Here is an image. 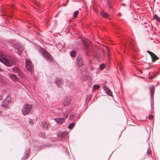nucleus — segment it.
Here are the masks:
<instances>
[{
  "label": "nucleus",
  "mask_w": 160,
  "mask_h": 160,
  "mask_svg": "<svg viewBox=\"0 0 160 160\" xmlns=\"http://www.w3.org/2000/svg\"><path fill=\"white\" fill-rule=\"evenodd\" d=\"M55 83L58 87L61 88L63 83V81L62 79L57 78L55 81Z\"/></svg>",
  "instance_id": "0eeeda50"
},
{
  "label": "nucleus",
  "mask_w": 160,
  "mask_h": 160,
  "mask_svg": "<svg viewBox=\"0 0 160 160\" xmlns=\"http://www.w3.org/2000/svg\"><path fill=\"white\" fill-rule=\"evenodd\" d=\"M4 100H6L7 102L9 103L12 101V98L10 96H8Z\"/></svg>",
  "instance_id": "6ab92c4d"
},
{
  "label": "nucleus",
  "mask_w": 160,
  "mask_h": 160,
  "mask_svg": "<svg viewBox=\"0 0 160 160\" xmlns=\"http://www.w3.org/2000/svg\"><path fill=\"white\" fill-rule=\"evenodd\" d=\"M100 13L102 16L103 17L107 18L108 17V15L103 11L101 12Z\"/></svg>",
  "instance_id": "a211bd4d"
},
{
  "label": "nucleus",
  "mask_w": 160,
  "mask_h": 160,
  "mask_svg": "<svg viewBox=\"0 0 160 160\" xmlns=\"http://www.w3.org/2000/svg\"><path fill=\"white\" fill-rule=\"evenodd\" d=\"M32 106L28 103L23 106L22 110V113L24 115H26L29 114L31 110Z\"/></svg>",
  "instance_id": "7ed1b4c3"
},
{
  "label": "nucleus",
  "mask_w": 160,
  "mask_h": 160,
  "mask_svg": "<svg viewBox=\"0 0 160 160\" xmlns=\"http://www.w3.org/2000/svg\"><path fill=\"white\" fill-rule=\"evenodd\" d=\"M122 6H125V5L124 4H122Z\"/></svg>",
  "instance_id": "f704fd0d"
},
{
  "label": "nucleus",
  "mask_w": 160,
  "mask_h": 160,
  "mask_svg": "<svg viewBox=\"0 0 160 160\" xmlns=\"http://www.w3.org/2000/svg\"><path fill=\"white\" fill-rule=\"evenodd\" d=\"M75 116V114L70 115L69 117V119L71 120L73 119L74 118Z\"/></svg>",
  "instance_id": "a878e982"
},
{
  "label": "nucleus",
  "mask_w": 160,
  "mask_h": 160,
  "mask_svg": "<svg viewBox=\"0 0 160 160\" xmlns=\"http://www.w3.org/2000/svg\"><path fill=\"white\" fill-rule=\"evenodd\" d=\"M62 115H63V117L64 118H68V114L65 113V112H63L62 113Z\"/></svg>",
  "instance_id": "cd10ccee"
},
{
  "label": "nucleus",
  "mask_w": 160,
  "mask_h": 160,
  "mask_svg": "<svg viewBox=\"0 0 160 160\" xmlns=\"http://www.w3.org/2000/svg\"><path fill=\"white\" fill-rule=\"evenodd\" d=\"M106 67L105 65L104 64H101L99 65V68L101 70H103Z\"/></svg>",
  "instance_id": "393cba45"
},
{
  "label": "nucleus",
  "mask_w": 160,
  "mask_h": 160,
  "mask_svg": "<svg viewBox=\"0 0 160 160\" xmlns=\"http://www.w3.org/2000/svg\"><path fill=\"white\" fill-rule=\"evenodd\" d=\"M12 69L15 73H18L20 71L19 68L16 67H14Z\"/></svg>",
  "instance_id": "f3484780"
},
{
  "label": "nucleus",
  "mask_w": 160,
  "mask_h": 160,
  "mask_svg": "<svg viewBox=\"0 0 160 160\" xmlns=\"http://www.w3.org/2000/svg\"><path fill=\"white\" fill-rule=\"evenodd\" d=\"M107 5H108V7L110 9H111L112 8V6L111 5L110 3L108 1L107 2Z\"/></svg>",
  "instance_id": "c85d7f7f"
},
{
  "label": "nucleus",
  "mask_w": 160,
  "mask_h": 160,
  "mask_svg": "<svg viewBox=\"0 0 160 160\" xmlns=\"http://www.w3.org/2000/svg\"><path fill=\"white\" fill-rule=\"evenodd\" d=\"M76 55V52L75 51H72L71 52L70 55L71 57H75Z\"/></svg>",
  "instance_id": "4be33fe9"
},
{
  "label": "nucleus",
  "mask_w": 160,
  "mask_h": 160,
  "mask_svg": "<svg viewBox=\"0 0 160 160\" xmlns=\"http://www.w3.org/2000/svg\"><path fill=\"white\" fill-rule=\"evenodd\" d=\"M77 66L79 67H82L84 65V63L82 59V57L81 55H79L77 58Z\"/></svg>",
  "instance_id": "423d86ee"
},
{
  "label": "nucleus",
  "mask_w": 160,
  "mask_h": 160,
  "mask_svg": "<svg viewBox=\"0 0 160 160\" xmlns=\"http://www.w3.org/2000/svg\"><path fill=\"white\" fill-rule=\"evenodd\" d=\"M147 52L150 55L152 61H154L158 58V57L152 52L149 51H147Z\"/></svg>",
  "instance_id": "6e6552de"
},
{
  "label": "nucleus",
  "mask_w": 160,
  "mask_h": 160,
  "mask_svg": "<svg viewBox=\"0 0 160 160\" xmlns=\"http://www.w3.org/2000/svg\"><path fill=\"white\" fill-rule=\"evenodd\" d=\"M118 15H121V14H119H119H118Z\"/></svg>",
  "instance_id": "e433bc0d"
},
{
  "label": "nucleus",
  "mask_w": 160,
  "mask_h": 160,
  "mask_svg": "<svg viewBox=\"0 0 160 160\" xmlns=\"http://www.w3.org/2000/svg\"><path fill=\"white\" fill-rule=\"evenodd\" d=\"M74 126V122H72L70 123L68 126V128L70 129H72Z\"/></svg>",
  "instance_id": "b1692460"
},
{
  "label": "nucleus",
  "mask_w": 160,
  "mask_h": 160,
  "mask_svg": "<svg viewBox=\"0 0 160 160\" xmlns=\"http://www.w3.org/2000/svg\"><path fill=\"white\" fill-rule=\"evenodd\" d=\"M3 96V95L2 94H1V95H0V100H1L2 99Z\"/></svg>",
  "instance_id": "72a5a7b5"
},
{
  "label": "nucleus",
  "mask_w": 160,
  "mask_h": 160,
  "mask_svg": "<svg viewBox=\"0 0 160 160\" xmlns=\"http://www.w3.org/2000/svg\"><path fill=\"white\" fill-rule=\"evenodd\" d=\"M153 118V116L152 115H149L148 117L149 119L152 120V119Z\"/></svg>",
  "instance_id": "7c9ffc66"
},
{
  "label": "nucleus",
  "mask_w": 160,
  "mask_h": 160,
  "mask_svg": "<svg viewBox=\"0 0 160 160\" xmlns=\"http://www.w3.org/2000/svg\"><path fill=\"white\" fill-rule=\"evenodd\" d=\"M18 75L19 77L22 79H24L25 78V75L21 71L18 73Z\"/></svg>",
  "instance_id": "dca6fc26"
},
{
  "label": "nucleus",
  "mask_w": 160,
  "mask_h": 160,
  "mask_svg": "<svg viewBox=\"0 0 160 160\" xmlns=\"http://www.w3.org/2000/svg\"><path fill=\"white\" fill-rule=\"evenodd\" d=\"M70 102V99L68 97H66L64 99L63 102V103L65 105H67L69 104Z\"/></svg>",
  "instance_id": "9d476101"
},
{
  "label": "nucleus",
  "mask_w": 160,
  "mask_h": 160,
  "mask_svg": "<svg viewBox=\"0 0 160 160\" xmlns=\"http://www.w3.org/2000/svg\"><path fill=\"white\" fill-rule=\"evenodd\" d=\"M118 15H121V14H119H119H118Z\"/></svg>",
  "instance_id": "58836bf2"
},
{
  "label": "nucleus",
  "mask_w": 160,
  "mask_h": 160,
  "mask_svg": "<svg viewBox=\"0 0 160 160\" xmlns=\"http://www.w3.org/2000/svg\"><path fill=\"white\" fill-rule=\"evenodd\" d=\"M39 135L41 137H44L45 136V134L43 132H42L40 133Z\"/></svg>",
  "instance_id": "c756f323"
},
{
  "label": "nucleus",
  "mask_w": 160,
  "mask_h": 160,
  "mask_svg": "<svg viewBox=\"0 0 160 160\" xmlns=\"http://www.w3.org/2000/svg\"><path fill=\"white\" fill-rule=\"evenodd\" d=\"M10 77L11 79L14 81L18 82L19 80V79L15 74H11Z\"/></svg>",
  "instance_id": "f8f14e48"
},
{
  "label": "nucleus",
  "mask_w": 160,
  "mask_h": 160,
  "mask_svg": "<svg viewBox=\"0 0 160 160\" xmlns=\"http://www.w3.org/2000/svg\"><path fill=\"white\" fill-rule=\"evenodd\" d=\"M99 85L97 84L93 86V88L94 89L96 90L99 89Z\"/></svg>",
  "instance_id": "bb28decb"
},
{
  "label": "nucleus",
  "mask_w": 160,
  "mask_h": 160,
  "mask_svg": "<svg viewBox=\"0 0 160 160\" xmlns=\"http://www.w3.org/2000/svg\"><path fill=\"white\" fill-rule=\"evenodd\" d=\"M151 98H152L154 95V87L153 85L151 86L150 88Z\"/></svg>",
  "instance_id": "4468645a"
},
{
  "label": "nucleus",
  "mask_w": 160,
  "mask_h": 160,
  "mask_svg": "<svg viewBox=\"0 0 160 160\" xmlns=\"http://www.w3.org/2000/svg\"><path fill=\"white\" fill-rule=\"evenodd\" d=\"M82 43H83L84 45V48H83V49H86V53L87 54V56L89 55V53H88V44L87 42H86V41L85 40H83L82 41Z\"/></svg>",
  "instance_id": "1a4fd4ad"
},
{
  "label": "nucleus",
  "mask_w": 160,
  "mask_h": 160,
  "mask_svg": "<svg viewBox=\"0 0 160 160\" xmlns=\"http://www.w3.org/2000/svg\"><path fill=\"white\" fill-rule=\"evenodd\" d=\"M8 104L9 103L7 102L6 100H4L2 103L1 106L3 108L7 109L8 108Z\"/></svg>",
  "instance_id": "ddd939ff"
},
{
  "label": "nucleus",
  "mask_w": 160,
  "mask_h": 160,
  "mask_svg": "<svg viewBox=\"0 0 160 160\" xmlns=\"http://www.w3.org/2000/svg\"><path fill=\"white\" fill-rule=\"evenodd\" d=\"M91 99V98H89V100Z\"/></svg>",
  "instance_id": "c9c22d12"
},
{
  "label": "nucleus",
  "mask_w": 160,
  "mask_h": 160,
  "mask_svg": "<svg viewBox=\"0 0 160 160\" xmlns=\"http://www.w3.org/2000/svg\"><path fill=\"white\" fill-rule=\"evenodd\" d=\"M153 78V77H152V76H150L148 77V79L150 80H152Z\"/></svg>",
  "instance_id": "473e14b6"
},
{
  "label": "nucleus",
  "mask_w": 160,
  "mask_h": 160,
  "mask_svg": "<svg viewBox=\"0 0 160 160\" xmlns=\"http://www.w3.org/2000/svg\"><path fill=\"white\" fill-rule=\"evenodd\" d=\"M25 61L26 63L25 67L26 69L29 72H32L33 66L31 61L29 59L26 58L25 59Z\"/></svg>",
  "instance_id": "39448f33"
},
{
  "label": "nucleus",
  "mask_w": 160,
  "mask_h": 160,
  "mask_svg": "<svg viewBox=\"0 0 160 160\" xmlns=\"http://www.w3.org/2000/svg\"><path fill=\"white\" fill-rule=\"evenodd\" d=\"M59 124L62 123L64 119L62 118H57L54 119Z\"/></svg>",
  "instance_id": "2eb2a0df"
},
{
  "label": "nucleus",
  "mask_w": 160,
  "mask_h": 160,
  "mask_svg": "<svg viewBox=\"0 0 160 160\" xmlns=\"http://www.w3.org/2000/svg\"><path fill=\"white\" fill-rule=\"evenodd\" d=\"M79 13V11H75L73 15V18H75L77 17V16Z\"/></svg>",
  "instance_id": "5701e85b"
},
{
  "label": "nucleus",
  "mask_w": 160,
  "mask_h": 160,
  "mask_svg": "<svg viewBox=\"0 0 160 160\" xmlns=\"http://www.w3.org/2000/svg\"><path fill=\"white\" fill-rule=\"evenodd\" d=\"M7 44L8 45L12 46L14 49H16L19 54H21L24 49L23 47L21 46L19 43H17L16 42H14L12 40L7 42Z\"/></svg>",
  "instance_id": "f03ea898"
},
{
  "label": "nucleus",
  "mask_w": 160,
  "mask_h": 160,
  "mask_svg": "<svg viewBox=\"0 0 160 160\" xmlns=\"http://www.w3.org/2000/svg\"><path fill=\"white\" fill-rule=\"evenodd\" d=\"M118 15H121V14H119H119H118Z\"/></svg>",
  "instance_id": "4c0bfd02"
},
{
  "label": "nucleus",
  "mask_w": 160,
  "mask_h": 160,
  "mask_svg": "<svg viewBox=\"0 0 160 160\" xmlns=\"http://www.w3.org/2000/svg\"><path fill=\"white\" fill-rule=\"evenodd\" d=\"M42 127L44 128H47L48 127V125L47 123L43 121L42 123Z\"/></svg>",
  "instance_id": "412c9836"
},
{
  "label": "nucleus",
  "mask_w": 160,
  "mask_h": 160,
  "mask_svg": "<svg viewBox=\"0 0 160 160\" xmlns=\"http://www.w3.org/2000/svg\"><path fill=\"white\" fill-rule=\"evenodd\" d=\"M153 18L154 19L156 20L159 22H160V18L157 15L155 14L153 16Z\"/></svg>",
  "instance_id": "aec40b11"
},
{
  "label": "nucleus",
  "mask_w": 160,
  "mask_h": 160,
  "mask_svg": "<svg viewBox=\"0 0 160 160\" xmlns=\"http://www.w3.org/2000/svg\"><path fill=\"white\" fill-rule=\"evenodd\" d=\"M104 88L107 94L109 96H111L112 95V92L108 87L107 86H104Z\"/></svg>",
  "instance_id": "9b49d317"
},
{
  "label": "nucleus",
  "mask_w": 160,
  "mask_h": 160,
  "mask_svg": "<svg viewBox=\"0 0 160 160\" xmlns=\"http://www.w3.org/2000/svg\"><path fill=\"white\" fill-rule=\"evenodd\" d=\"M41 51L43 57L48 61H53V59L51 55L49 52L43 48H42Z\"/></svg>",
  "instance_id": "20e7f679"
},
{
  "label": "nucleus",
  "mask_w": 160,
  "mask_h": 160,
  "mask_svg": "<svg viewBox=\"0 0 160 160\" xmlns=\"http://www.w3.org/2000/svg\"><path fill=\"white\" fill-rule=\"evenodd\" d=\"M147 153L149 155V154H150V150H149V148L147 150Z\"/></svg>",
  "instance_id": "2f4dec72"
},
{
  "label": "nucleus",
  "mask_w": 160,
  "mask_h": 160,
  "mask_svg": "<svg viewBox=\"0 0 160 160\" xmlns=\"http://www.w3.org/2000/svg\"><path fill=\"white\" fill-rule=\"evenodd\" d=\"M0 61L7 67H11L15 64L16 60L13 56L4 57L3 54L0 51Z\"/></svg>",
  "instance_id": "f257e3e1"
}]
</instances>
